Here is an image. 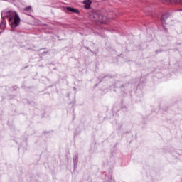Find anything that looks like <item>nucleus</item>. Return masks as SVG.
Segmentation results:
<instances>
[{
	"instance_id": "2",
	"label": "nucleus",
	"mask_w": 182,
	"mask_h": 182,
	"mask_svg": "<svg viewBox=\"0 0 182 182\" xmlns=\"http://www.w3.org/2000/svg\"><path fill=\"white\" fill-rule=\"evenodd\" d=\"M94 18H95V21L100 22L101 23H107V22H109V20L107 19V16H105L103 15L95 14L94 16Z\"/></svg>"
},
{
	"instance_id": "7",
	"label": "nucleus",
	"mask_w": 182,
	"mask_h": 182,
	"mask_svg": "<svg viewBox=\"0 0 182 182\" xmlns=\"http://www.w3.org/2000/svg\"><path fill=\"white\" fill-rule=\"evenodd\" d=\"M164 16H163V17H162V22H163V21H164Z\"/></svg>"
},
{
	"instance_id": "4",
	"label": "nucleus",
	"mask_w": 182,
	"mask_h": 182,
	"mask_svg": "<svg viewBox=\"0 0 182 182\" xmlns=\"http://www.w3.org/2000/svg\"><path fill=\"white\" fill-rule=\"evenodd\" d=\"M66 11L68 12H72L73 14H79L80 12L79 10L72 7H67Z\"/></svg>"
},
{
	"instance_id": "1",
	"label": "nucleus",
	"mask_w": 182,
	"mask_h": 182,
	"mask_svg": "<svg viewBox=\"0 0 182 182\" xmlns=\"http://www.w3.org/2000/svg\"><path fill=\"white\" fill-rule=\"evenodd\" d=\"M8 16L9 18V25L11 29H15V28H16V26H18L21 23L19 16H18V14L15 11H9Z\"/></svg>"
},
{
	"instance_id": "5",
	"label": "nucleus",
	"mask_w": 182,
	"mask_h": 182,
	"mask_svg": "<svg viewBox=\"0 0 182 182\" xmlns=\"http://www.w3.org/2000/svg\"><path fill=\"white\" fill-rule=\"evenodd\" d=\"M165 2H171V4H182V0H164Z\"/></svg>"
},
{
	"instance_id": "3",
	"label": "nucleus",
	"mask_w": 182,
	"mask_h": 182,
	"mask_svg": "<svg viewBox=\"0 0 182 182\" xmlns=\"http://www.w3.org/2000/svg\"><path fill=\"white\" fill-rule=\"evenodd\" d=\"M83 4L86 9H90V5H92V1L90 0H84Z\"/></svg>"
},
{
	"instance_id": "6",
	"label": "nucleus",
	"mask_w": 182,
	"mask_h": 182,
	"mask_svg": "<svg viewBox=\"0 0 182 182\" xmlns=\"http://www.w3.org/2000/svg\"><path fill=\"white\" fill-rule=\"evenodd\" d=\"M25 11H26V12H29V11H32V8L31 7H27L25 9Z\"/></svg>"
}]
</instances>
